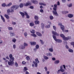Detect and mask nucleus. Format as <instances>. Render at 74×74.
Instances as JSON below:
<instances>
[{"label": "nucleus", "instance_id": "1", "mask_svg": "<svg viewBox=\"0 0 74 74\" xmlns=\"http://www.w3.org/2000/svg\"><path fill=\"white\" fill-rule=\"evenodd\" d=\"M11 8L12 9L11 11H10V9H8L7 10V12L9 13V12H14V10H17V9L19 8V6L18 5H14L11 7Z\"/></svg>", "mask_w": 74, "mask_h": 74}, {"label": "nucleus", "instance_id": "2", "mask_svg": "<svg viewBox=\"0 0 74 74\" xmlns=\"http://www.w3.org/2000/svg\"><path fill=\"white\" fill-rule=\"evenodd\" d=\"M35 62L33 61V63H34V64H35V67H37L38 65L37 63H40V61L38 60V58H36V59H35Z\"/></svg>", "mask_w": 74, "mask_h": 74}, {"label": "nucleus", "instance_id": "3", "mask_svg": "<svg viewBox=\"0 0 74 74\" xmlns=\"http://www.w3.org/2000/svg\"><path fill=\"white\" fill-rule=\"evenodd\" d=\"M53 37L54 39V40L56 41V42H61L62 41V40L60 39H57L56 36L55 35H53Z\"/></svg>", "mask_w": 74, "mask_h": 74}, {"label": "nucleus", "instance_id": "4", "mask_svg": "<svg viewBox=\"0 0 74 74\" xmlns=\"http://www.w3.org/2000/svg\"><path fill=\"white\" fill-rule=\"evenodd\" d=\"M57 8H53V10H54L53 11V13L54 15H55L56 16H58V14L57 13V12L56 11Z\"/></svg>", "mask_w": 74, "mask_h": 74}, {"label": "nucleus", "instance_id": "5", "mask_svg": "<svg viewBox=\"0 0 74 74\" xmlns=\"http://www.w3.org/2000/svg\"><path fill=\"white\" fill-rule=\"evenodd\" d=\"M9 56L10 58V62H13L14 60V58L12 57V55L10 54L9 55Z\"/></svg>", "mask_w": 74, "mask_h": 74}, {"label": "nucleus", "instance_id": "6", "mask_svg": "<svg viewBox=\"0 0 74 74\" xmlns=\"http://www.w3.org/2000/svg\"><path fill=\"white\" fill-rule=\"evenodd\" d=\"M58 25V26H60L61 29L62 31H64V26L63 25H62V23H59Z\"/></svg>", "mask_w": 74, "mask_h": 74}, {"label": "nucleus", "instance_id": "7", "mask_svg": "<svg viewBox=\"0 0 74 74\" xmlns=\"http://www.w3.org/2000/svg\"><path fill=\"white\" fill-rule=\"evenodd\" d=\"M71 36L69 37L68 38L64 37L63 39L64 41H67V40H69V39H71Z\"/></svg>", "mask_w": 74, "mask_h": 74}, {"label": "nucleus", "instance_id": "8", "mask_svg": "<svg viewBox=\"0 0 74 74\" xmlns=\"http://www.w3.org/2000/svg\"><path fill=\"white\" fill-rule=\"evenodd\" d=\"M24 46H21V49H25V46H27L28 45L26 43H24Z\"/></svg>", "mask_w": 74, "mask_h": 74}, {"label": "nucleus", "instance_id": "9", "mask_svg": "<svg viewBox=\"0 0 74 74\" xmlns=\"http://www.w3.org/2000/svg\"><path fill=\"white\" fill-rule=\"evenodd\" d=\"M52 34L53 35H55V36H59V34L57 33L56 32L54 31H52Z\"/></svg>", "mask_w": 74, "mask_h": 74}, {"label": "nucleus", "instance_id": "10", "mask_svg": "<svg viewBox=\"0 0 74 74\" xmlns=\"http://www.w3.org/2000/svg\"><path fill=\"white\" fill-rule=\"evenodd\" d=\"M8 61V64L9 66H12L14 63V61Z\"/></svg>", "mask_w": 74, "mask_h": 74}, {"label": "nucleus", "instance_id": "11", "mask_svg": "<svg viewBox=\"0 0 74 74\" xmlns=\"http://www.w3.org/2000/svg\"><path fill=\"white\" fill-rule=\"evenodd\" d=\"M24 14L26 16L27 18L29 19V18H30V16L29 15H28V14H27V13H26V12H24Z\"/></svg>", "mask_w": 74, "mask_h": 74}, {"label": "nucleus", "instance_id": "12", "mask_svg": "<svg viewBox=\"0 0 74 74\" xmlns=\"http://www.w3.org/2000/svg\"><path fill=\"white\" fill-rule=\"evenodd\" d=\"M29 25L30 26L32 27L34 26V23L32 21L29 23Z\"/></svg>", "mask_w": 74, "mask_h": 74}, {"label": "nucleus", "instance_id": "13", "mask_svg": "<svg viewBox=\"0 0 74 74\" xmlns=\"http://www.w3.org/2000/svg\"><path fill=\"white\" fill-rule=\"evenodd\" d=\"M32 2L34 4H37L38 3V1H35L34 0H32Z\"/></svg>", "mask_w": 74, "mask_h": 74}, {"label": "nucleus", "instance_id": "14", "mask_svg": "<svg viewBox=\"0 0 74 74\" xmlns=\"http://www.w3.org/2000/svg\"><path fill=\"white\" fill-rule=\"evenodd\" d=\"M31 44L32 45H36V42H30Z\"/></svg>", "mask_w": 74, "mask_h": 74}, {"label": "nucleus", "instance_id": "15", "mask_svg": "<svg viewBox=\"0 0 74 74\" xmlns=\"http://www.w3.org/2000/svg\"><path fill=\"white\" fill-rule=\"evenodd\" d=\"M68 16L69 18H72V17H73V15L71 14H69L68 15Z\"/></svg>", "mask_w": 74, "mask_h": 74}, {"label": "nucleus", "instance_id": "16", "mask_svg": "<svg viewBox=\"0 0 74 74\" xmlns=\"http://www.w3.org/2000/svg\"><path fill=\"white\" fill-rule=\"evenodd\" d=\"M20 13L22 16V18H24V16H25V15L24 14V13L21 12H20Z\"/></svg>", "mask_w": 74, "mask_h": 74}, {"label": "nucleus", "instance_id": "17", "mask_svg": "<svg viewBox=\"0 0 74 74\" xmlns=\"http://www.w3.org/2000/svg\"><path fill=\"white\" fill-rule=\"evenodd\" d=\"M36 33L37 35V36H42V35L41 34L38 32H36Z\"/></svg>", "mask_w": 74, "mask_h": 74}, {"label": "nucleus", "instance_id": "18", "mask_svg": "<svg viewBox=\"0 0 74 74\" xmlns=\"http://www.w3.org/2000/svg\"><path fill=\"white\" fill-rule=\"evenodd\" d=\"M30 32L32 34H34L35 33V31L34 30L32 29L30 30Z\"/></svg>", "mask_w": 74, "mask_h": 74}, {"label": "nucleus", "instance_id": "19", "mask_svg": "<svg viewBox=\"0 0 74 74\" xmlns=\"http://www.w3.org/2000/svg\"><path fill=\"white\" fill-rule=\"evenodd\" d=\"M1 19H2L3 22H5V19H4V17H3V16H1Z\"/></svg>", "mask_w": 74, "mask_h": 74}, {"label": "nucleus", "instance_id": "20", "mask_svg": "<svg viewBox=\"0 0 74 74\" xmlns=\"http://www.w3.org/2000/svg\"><path fill=\"white\" fill-rule=\"evenodd\" d=\"M35 23L36 25H37V24H38L40 23V22L38 21H35Z\"/></svg>", "mask_w": 74, "mask_h": 74}, {"label": "nucleus", "instance_id": "21", "mask_svg": "<svg viewBox=\"0 0 74 74\" xmlns=\"http://www.w3.org/2000/svg\"><path fill=\"white\" fill-rule=\"evenodd\" d=\"M59 62H60L59 60H56L54 62V63H55V64H58V63H59Z\"/></svg>", "mask_w": 74, "mask_h": 74}, {"label": "nucleus", "instance_id": "22", "mask_svg": "<svg viewBox=\"0 0 74 74\" xmlns=\"http://www.w3.org/2000/svg\"><path fill=\"white\" fill-rule=\"evenodd\" d=\"M28 70V69L27 68V67H24L23 69L24 71V72H25L26 71H27V70Z\"/></svg>", "mask_w": 74, "mask_h": 74}, {"label": "nucleus", "instance_id": "23", "mask_svg": "<svg viewBox=\"0 0 74 74\" xmlns=\"http://www.w3.org/2000/svg\"><path fill=\"white\" fill-rule=\"evenodd\" d=\"M5 16L7 19H8L10 18V17H9V16L8 15L5 14Z\"/></svg>", "mask_w": 74, "mask_h": 74}, {"label": "nucleus", "instance_id": "24", "mask_svg": "<svg viewBox=\"0 0 74 74\" xmlns=\"http://www.w3.org/2000/svg\"><path fill=\"white\" fill-rule=\"evenodd\" d=\"M39 4L40 5H45V6L46 5V4H44V3H39Z\"/></svg>", "mask_w": 74, "mask_h": 74}, {"label": "nucleus", "instance_id": "25", "mask_svg": "<svg viewBox=\"0 0 74 74\" xmlns=\"http://www.w3.org/2000/svg\"><path fill=\"white\" fill-rule=\"evenodd\" d=\"M29 4L30 3H26L24 4V6H28Z\"/></svg>", "mask_w": 74, "mask_h": 74}, {"label": "nucleus", "instance_id": "26", "mask_svg": "<svg viewBox=\"0 0 74 74\" xmlns=\"http://www.w3.org/2000/svg\"><path fill=\"white\" fill-rule=\"evenodd\" d=\"M46 55L47 56H52V54L51 53H47L46 54Z\"/></svg>", "mask_w": 74, "mask_h": 74}, {"label": "nucleus", "instance_id": "27", "mask_svg": "<svg viewBox=\"0 0 74 74\" xmlns=\"http://www.w3.org/2000/svg\"><path fill=\"white\" fill-rule=\"evenodd\" d=\"M19 6L20 8H22V7H23V4L22 3H21L19 5Z\"/></svg>", "mask_w": 74, "mask_h": 74}, {"label": "nucleus", "instance_id": "28", "mask_svg": "<svg viewBox=\"0 0 74 74\" xmlns=\"http://www.w3.org/2000/svg\"><path fill=\"white\" fill-rule=\"evenodd\" d=\"M43 57H44V59H45L47 60V59H49V58H48V57L47 56H43Z\"/></svg>", "mask_w": 74, "mask_h": 74}, {"label": "nucleus", "instance_id": "29", "mask_svg": "<svg viewBox=\"0 0 74 74\" xmlns=\"http://www.w3.org/2000/svg\"><path fill=\"white\" fill-rule=\"evenodd\" d=\"M70 52H73V50L70 49H69L68 50Z\"/></svg>", "mask_w": 74, "mask_h": 74}, {"label": "nucleus", "instance_id": "30", "mask_svg": "<svg viewBox=\"0 0 74 74\" xmlns=\"http://www.w3.org/2000/svg\"><path fill=\"white\" fill-rule=\"evenodd\" d=\"M41 25H42L41 27L42 28V29H44V24L43 23H41Z\"/></svg>", "mask_w": 74, "mask_h": 74}, {"label": "nucleus", "instance_id": "31", "mask_svg": "<svg viewBox=\"0 0 74 74\" xmlns=\"http://www.w3.org/2000/svg\"><path fill=\"white\" fill-rule=\"evenodd\" d=\"M8 29L9 30H11L13 29V28L12 27H8Z\"/></svg>", "mask_w": 74, "mask_h": 74}, {"label": "nucleus", "instance_id": "32", "mask_svg": "<svg viewBox=\"0 0 74 74\" xmlns=\"http://www.w3.org/2000/svg\"><path fill=\"white\" fill-rule=\"evenodd\" d=\"M49 51L50 52H52L53 51V49L52 48H50L49 49Z\"/></svg>", "mask_w": 74, "mask_h": 74}, {"label": "nucleus", "instance_id": "33", "mask_svg": "<svg viewBox=\"0 0 74 74\" xmlns=\"http://www.w3.org/2000/svg\"><path fill=\"white\" fill-rule=\"evenodd\" d=\"M60 36L61 37H62V38H63H63L64 37V35L63 34H60Z\"/></svg>", "mask_w": 74, "mask_h": 74}, {"label": "nucleus", "instance_id": "34", "mask_svg": "<svg viewBox=\"0 0 74 74\" xmlns=\"http://www.w3.org/2000/svg\"><path fill=\"white\" fill-rule=\"evenodd\" d=\"M34 18L35 20H38V17L37 16H35Z\"/></svg>", "mask_w": 74, "mask_h": 74}, {"label": "nucleus", "instance_id": "35", "mask_svg": "<svg viewBox=\"0 0 74 74\" xmlns=\"http://www.w3.org/2000/svg\"><path fill=\"white\" fill-rule=\"evenodd\" d=\"M26 59L27 60H30V57H29V56H27L26 58Z\"/></svg>", "mask_w": 74, "mask_h": 74}, {"label": "nucleus", "instance_id": "36", "mask_svg": "<svg viewBox=\"0 0 74 74\" xmlns=\"http://www.w3.org/2000/svg\"><path fill=\"white\" fill-rule=\"evenodd\" d=\"M31 35L32 36L34 37H37V35H36L35 34H31Z\"/></svg>", "mask_w": 74, "mask_h": 74}, {"label": "nucleus", "instance_id": "37", "mask_svg": "<svg viewBox=\"0 0 74 74\" xmlns=\"http://www.w3.org/2000/svg\"><path fill=\"white\" fill-rule=\"evenodd\" d=\"M36 49H38L39 48V45H37L36 46Z\"/></svg>", "mask_w": 74, "mask_h": 74}, {"label": "nucleus", "instance_id": "38", "mask_svg": "<svg viewBox=\"0 0 74 74\" xmlns=\"http://www.w3.org/2000/svg\"><path fill=\"white\" fill-rule=\"evenodd\" d=\"M15 66H16V67L18 66V63H17V62H15Z\"/></svg>", "mask_w": 74, "mask_h": 74}, {"label": "nucleus", "instance_id": "39", "mask_svg": "<svg viewBox=\"0 0 74 74\" xmlns=\"http://www.w3.org/2000/svg\"><path fill=\"white\" fill-rule=\"evenodd\" d=\"M12 41H13V42H16V39L15 38L13 39Z\"/></svg>", "mask_w": 74, "mask_h": 74}, {"label": "nucleus", "instance_id": "40", "mask_svg": "<svg viewBox=\"0 0 74 74\" xmlns=\"http://www.w3.org/2000/svg\"><path fill=\"white\" fill-rule=\"evenodd\" d=\"M11 5H12V3H10L9 4H8L7 6L9 7V6H10Z\"/></svg>", "mask_w": 74, "mask_h": 74}, {"label": "nucleus", "instance_id": "41", "mask_svg": "<svg viewBox=\"0 0 74 74\" xmlns=\"http://www.w3.org/2000/svg\"><path fill=\"white\" fill-rule=\"evenodd\" d=\"M50 27V25H48L45 26L46 28H49Z\"/></svg>", "mask_w": 74, "mask_h": 74}, {"label": "nucleus", "instance_id": "42", "mask_svg": "<svg viewBox=\"0 0 74 74\" xmlns=\"http://www.w3.org/2000/svg\"><path fill=\"white\" fill-rule=\"evenodd\" d=\"M53 29L55 31H56V27L55 26H53Z\"/></svg>", "mask_w": 74, "mask_h": 74}, {"label": "nucleus", "instance_id": "43", "mask_svg": "<svg viewBox=\"0 0 74 74\" xmlns=\"http://www.w3.org/2000/svg\"><path fill=\"white\" fill-rule=\"evenodd\" d=\"M50 19L52 20V19H53V17L52 16H50Z\"/></svg>", "mask_w": 74, "mask_h": 74}, {"label": "nucleus", "instance_id": "44", "mask_svg": "<svg viewBox=\"0 0 74 74\" xmlns=\"http://www.w3.org/2000/svg\"><path fill=\"white\" fill-rule=\"evenodd\" d=\"M24 36H25V37H26L27 36V33L26 32H25L24 33Z\"/></svg>", "mask_w": 74, "mask_h": 74}, {"label": "nucleus", "instance_id": "45", "mask_svg": "<svg viewBox=\"0 0 74 74\" xmlns=\"http://www.w3.org/2000/svg\"><path fill=\"white\" fill-rule=\"evenodd\" d=\"M60 71L61 72H64V70L63 69H60Z\"/></svg>", "mask_w": 74, "mask_h": 74}, {"label": "nucleus", "instance_id": "46", "mask_svg": "<svg viewBox=\"0 0 74 74\" xmlns=\"http://www.w3.org/2000/svg\"><path fill=\"white\" fill-rule=\"evenodd\" d=\"M11 36H14V33L11 32Z\"/></svg>", "mask_w": 74, "mask_h": 74}, {"label": "nucleus", "instance_id": "47", "mask_svg": "<svg viewBox=\"0 0 74 74\" xmlns=\"http://www.w3.org/2000/svg\"><path fill=\"white\" fill-rule=\"evenodd\" d=\"M2 7H5L6 6V5L5 3H3L2 5Z\"/></svg>", "mask_w": 74, "mask_h": 74}, {"label": "nucleus", "instance_id": "48", "mask_svg": "<svg viewBox=\"0 0 74 74\" xmlns=\"http://www.w3.org/2000/svg\"><path fill=\"white\" fill-rule=\"evenodd\" d=\"M31 9H33L34 8V7L33 6H31L29 7Z\"/></svg>", "mask_w": 74, "mask_h": 74}, {"label": "nucleus", "instance_id": "49", "mask_svg": "<svg viewBox=\"0 0 74 74\" xmlns=\"http://www.w3.org/2000/svg\"><path fill=\"white\" fill-rule=\"evenodd\" d=\"M40 41L41 42V43L42 44H44V42L41 40H40Z\"/></svg>", "mask_w": 74, "mask_h": 74}, {"label": "nucleus", "instance_id": "50", "mask_svg": "<svg viewBox=\"0 0 74 74\" xmlns=\"http://www.w3.org/2000/svg\"><path fill=\"white\" fill-rule=\"evenodd\" d=\"M22 63L23 64H26V62L23 61L22 62Z\"/></svg>", "mask_w": 74, "mask_h": 74}, {"label": "nucleus", "instance_id": "51", "mask_svg": "<svg viewBox=\"0 0 74 74\" xmlns=\"http://www.w3.org/2000/svg\"><path fill=\"white\" fill-rule=\"evenodd\" d=\"M40 12H44V10H43L42 9H41L40 10Z\"/></svg>", "mask_w": 74, "mask_h": 74}, {"label": "nucleus", "instance_id": "52", "mask_svg": "<svg viewBox=\"0 0 74 74\" xmlns=\"http://www.w3.org/2000/svg\"><path fill=\"white\" fill-rule=\"evenodd\" d=\"M71 6H72V4L71 3L69 4V7H71Z\"/></svg>", "mask_w": 74, "mask_h": 74}, {"label": "nucleus", "instance_id": "53", "mask_svg": "<svg viewBox=\"0 0 74 74\" xmlns=\"http://www.w3.org/2000/svg\"><path fill=\"white\" fill-rule=\"evenodd\" d=\"M16 23V22H12V24L13 25H15Z\"/></svg>", "mask_w": 74, "mask_h": 74}, {"label": "nucleus", "instance_id": "54", "mask_svg": "<svg viewBox=\"0 0 74 74\" xmlns=\"http://www.w3.org/2000/svg\"><path fill=\"white\" fill-rule=\"evenodd\" d=\"M71 45H74V42H72L71 43Z\"/></svg>", "mask_w": 74, "mask_h": 74}, {"label": "nucleus", "instance_id": "55", "mask_svg": "<svg viewBox=\"0 0 74 74\" xmlns=\"http://www.w3.org/2000/svg\"><path fill=\"white\" fill-rule=\"evenodd\" d=\"M52 60H56V58H52Z\"/></svg>", "mask_w": 74, "mask_h": 74}, {"label": "nucleus", "instance_id": "56", "mask_svg": "<svg viewBox=\"0 0 74 74\" xmlns=\"http://www.w3.org/2000/svg\"><path fill=\"white\" fill-rule=\"evenodd\" d=\"M13 47L14 49H15L16 48V45H13Z\"/></svg>", "mask_w": 74, "mask_h": 74}, {"label": "nucleus", "instance_id": "57", "mask_svg": "<svg viewBox=\"0 0 74 74\" xmlns=\"http://www.w3.org/2000/svg\"><path fill=\"white\" fill-rule=\"evenodd\" d=\"M65 14H67V13H69V12L67 11H65Z\"/></svg>", "mask_w": 74, "mask_h": 74}, {"label": "nucleus", "instance_id": "58", "mask_svg": "<svg viewBox=\"0 0 74 74\" xmlns=\"http://www.w3.org/2000/svg\"><path fill=\"white\" fill-rule=\"evenodd\" d=\"M54 8H57V5L56 4H55L54 5Z\"/></svg>", "mask_w": 74, "mask_h": 74}, {"label": "nucleus", "instance_id": "59", "mask_svg": "<svg viewBox=\"0 0 74 74\" xmlns=\"http://www.w3.org/2000/svg\"><path fill=\"white\" fill-rule=\"evenodd\" d=\"M45 71H47V67H45Z\"/></svg>", "mask_w": 74, "mask_h": 74}, {"label": "nucleus", "instance_id": "60", "mask_svg": "<svg viewBox=\"0 0 74 74\" xmlns=\"http://www.w3.org/2000/svg\"><path fill=\"white\" fill-rule=\"evenodd\" d=\"M66 48H67V49H69V46H68L67 45H66Z\"/></svg>", "mask_w": 74, "mask_h": 74}, {"label": "nucleus", "instance_id": "61", "mask_svg": "<svg viewBox=\"0 0 74 74\" xmlns=\"http://www.w3.org/2000/svg\"><path fill=\"white\" fill-rule=\"evenodd\" d=\"M25 74H29V73L27 71H26Z\"/></svg>", "mask_w": 74, "mask_h": 74}, {"label": "nucleus", "instance_id": "62", "mask_svg": "<svg viewBox=\"0 0 74 74\" xmlns=\"http://www.w3.org/2000/svg\"><path fill=\"white\" fill-rule=\"evenodd\" d=\"M6 58L8 59H9V57L8 56H7L6 57Z\"/></svg>", "mask_w": 74, "mask_h": 74}, {"label": "nucleus", "instance_id": "63", "mask_svg": "<svg viewBox=\"0 0 74 74\" xmlns=\"http://www.w3.org/2000/svg\"><path fill=\"white\" fill-rule=\"evenodd\" d=\"M3 42V40H0V44H1Z\"/></svg>", "mask_w": 74, "mask_h": 74}, {"label": "nucleus", "instance_id": "64", "mask_svg": "<svg viewBox=\"0 0 74 74\" xmlns=\"http://www.w3.org/2000/svg\"><path fill=\"white\" fill-rule=\"evenodd\" d=\"M62 13L63 14H65V11H62Z\"/></svg>", "mask_w": 74, "mask_h": 74}]
</instances>
